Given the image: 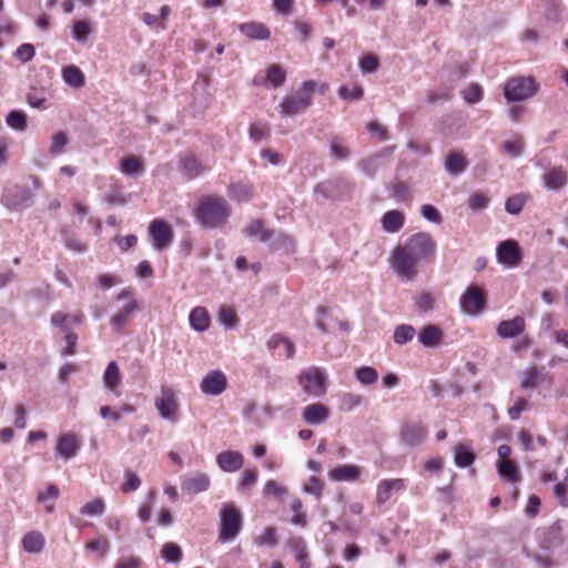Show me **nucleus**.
I'll list each match as a JSON object with an SVG mask.
<instances>
[{"label":"nucleus","mask_w":568,"mask_h":568,"mask_svg":"<svg viewBox=\"0 0 568 568\" xmlns=\"http://www.w3.org/2000/svg\"><path fill=\"white\" fill-rule=\"evenodd\" d=\"M327 89L325 83L313 80L304 81L301 88L290 95H286L277 109L283 118H293L304 113L313 104L315 92L324 93Z\"/></svg>","instance_id":"1"},{"label":"nucleus","mask_w":568,"mask_h":568,"mask_svg":"<svg viewBox=\"0 0 568 568\" xmlns=\"http://www.w3.org/2000/svg\"><path fill=\"white\" fill-rule=\"evenodd\" d=\"M232 213L231 205L224 197H203L196 210L197 222L206 229L223 227Z\"/></svg>","instance_id":"2"},{"label":"nucleus","mask_w":568,"mask_h":568,"mask_svg":"<svg viewBox=\"0 0 568 568\" xmlns=\"http://www.w3.org/2000/svg\"><path fill=\"white\" fill-rule=\"evenodd\" d=\"M244 233L246 236L260 242L272 241L275 245L284 248L294 245V240L291 236L282 233H275L273 230L267 229L261 220L250 222L245 226Z\"/></svg>","instance_id":"3"},{"label":"nucleus","mask_w":568,"mask_h":568,"mask_svg":"<svg viewBox=\"0 0 568 568\" xmlns=\"http://www.w3.org/2000/svg\"><path fill=\"white\" fill-rule=\"evenodd\" d=\"M221 523L219 539L222 541L233 540L242 529V515L233 505H224L220 511Z\"/></svg>","instance_id":"4"},{"label":"nucleus","mask_w":568,"mask_h":568,"mask_svg":"<svg viewBox=\"0 0 568 568\" xmlns=\"http://www.w3.org/2000/svg\"><path fill=\"white\" fill-rule=\"evenodd\" d=\"M298 384L307 395L322 397L327 389L325 371L316 366L304 369L298 376Z\"/></svg>","instance_id":"5"},{"label":"nucleus","mask_w":568,"mask_h":568,"mask_svg":"<svg viewBox=\"0 0 568 568\" xmlns=\"http://www.w3.org/2000/svg\"><path fill=\"white\" fill-rule=\"evenodd\" d=\"M538 90L532 77H517L509 79L504 87L507 101L520 102L531 98Z\"/></svg>","instance_id":"6"},{"label":"nucleus","mask_w":568,"mask_h":568,"mask_svg":"<svg viewBox=\"0 0 568 568\" xmlns=\"http://www.w3.org/2000/svg\"><path fill=\"white\" fill-rule=\"evenodd\" d=\"M418 251H393L389 263L394 271L407 280L416 274V264L420 256Z\"/></svg>","instance_id":"7"},{"label":"nucleus","mask_w":568,"mask_h":568,"mask_svg":"<svg viewBox=\"0 0 568 568\" xmlns=\"http://www.w3.org/2000/svg\"><path fill=\"white\" fill-rule=\"evenodd\" d=\"M428 435L426 426L419 420H406L402 424L399 439L404 446L409 448L422 445Z\"/></svg>","instance_id":"8"},{"label":"nucleus","mask_w":568,"mask_h":568,"mask_svg":"<svg viewBox=\"0 0 568 568\" xmlns=\"http://www.w3.org/2000/svg\"><path fill=\"white\" fill-rule=\"evenodd\" d=\"M460 307L468 315H478L486 307V294L476 285H470L462 295Z\"/></svg>","instance_id":"9"},{"label":"nucleus","mask_w":568,"mask_h":568,"mask_svg":"<svg viewBox=\"0 0 568 568\" xmlns=\"http://www.w3.org/2000/svg\"><path fill=\"white\" fill-rule=\"evenodd\" d=\"M155 407L162 418L175 422L179 412L175 392L171 387L162 386L161 396L155 398Z\"/></svg>","instance_id":"10"},{"label":"nucleus","mask_w":568,"mask_h":568,"mask_svg":"<svg viewBox=\"0 0 568 568\" xmlns=\"http://www.w3.org/2000/svg\"><path fill=\"white\" fill-rule=\"evenodd\" d=\"M32 192L26 185H13L3 193L2 202L11 210H20L32 202Z\"/></svg>","instance_id":"11"},{"label":"nucleus","mask_w":568,"mask_h":568,"mask_svg":"<svg viewBox=\"0 0 568 568\" xmlns=\"http://www.w3.org/2000/svg\"><path fill=\"white\" fill-rule=\"evenodd\" d=\"M149 235L153 246L164 248L171 245L173 231L171 226L162 220H153L149 226Z\"/></svg>","instance_id":"12"},{"label":"nucleus","mask_w":568,"mask_h":568,"mask_svg":"<svg viewBox=\"0 0 568 568\" xmlns=\"http://www.w3.org/2000/svg\"><path fill=\"white\" fill-rule=\"evenodd\" d=\"M200 387L204 394L217 396L226 389L227 378L223 372L212 371L203 377Z\"/></svg>","instance_id":"13"},{"label":"nucleus","mask_w":568,"mask_h":568,"mask_svg":"<svg viewBox=\"0 0 568 568\" xmlns=\"http://www.w3.org/2000/svg\"><path fill=\"white\" fill-rule=\"evenodd\" d=\"M387 152H381L365 159L357 163V168L368 178L373 179L377 172L386 166Z\"/></svg>","instance_id":"14"},{"label":"nucleus","mask_w":568,"mask_h":568,"mask_svg":"<svg viewBox=\"0 0 568 568\" xmlns=\"http://www.w3.org/2000/svg\"><path fill=\"white\" fill-rule=\"evenodd\" d=\"M331 412L322 403H313L303 408L302 417L308 425H318L328 419Z\"/></svg>","instance_id":"15"},{"label":"nucleus","mask_w":568,"mask_h":568,"mask_svg":"<svg viewBox=\"0 0 568 568\" xmlns=\"http://www.w3.org/2000/svg\"><path fill=\"white\" fill-rule=\"evenodd\" d=\"M210 483V477L206 474L194 473L182 478L181 487L190 494H199L205 491Z\"/></svg>","instance_id":"16"},{"label":"nucleus","mask_w":568,"mask_h":568,"mask_svg":"<svg viewBox=\"0 0 568 568\" xmlns=\"http://www.w3.org/2000/svg\"><path fill=\"white\" fill-rule=\"evenodd\" d=\"M216 464L223 471L233 473L242 468L244 457L240 452L225 450L216 456Z\"/></svg>","instance_id":"17"},{"label":"nucleus","mask_w":568,"mask_h":568,"mask_svg":"<svg viewBox=\"0 0 568 568\" xmlns=\"http://www.w3.org/2000/svg\"><path fill=\"white\" fill-rule=\"evenodd\" d=\"M525 320L523 316H515L513 320L501 321L497 326V334L503 338H513L525 331Z\"/></svg>","instance_id":"18"},{"label":"nucleus","mask_w":568,"mask_h":568,"mask_svg":"<svg viewBox=\"0 0 568 568\" xmlns=\"http://www.w3.org/2000/svg\"><path fill=\"white\" fill-rule=\"evenodd\" d=\"M80 443L77 440L74 434L62 435L55 446L57 454L64 459H70L78 454Z\"/></svg>","instance_id":"19"},{"label":"nucleus","mask_w":568,"mask_h":568,"mask_svg":"<svg viewBox=\"0 0 568 568\" xmlns=\"http://www.w3.org/2000/svg\"><path fill=\"white\" fill-rule=\"evenodd\" d=\"M239 30L251 40H267L271 36L268 28L257 21L241 23Z\"/></svg>","instance_id":"20"},{"label":"nucleus","mask_w":568,"mask_h":568,"mask_svg":"<svg viewBox=\"0 0 568 568\" xmlns=\"http://www.w3.org/2000/svg\"><path fill=\"white\" fill-rule=\"evenodd\" d=\"M362 468L356 465H339L329 471V478L335 481H355L361 475Z\"/></svg>","instance_id":"21"},{"label":"nucleus","mask_w":568,"mask_h":568,"mask_svg":"<svg viewBox=\"0 0 568 568\" xmlns=\"http://www.w3.org/2000/svg\"><path fill=\"white\" fill-rule=\"evenodd\" d=\"M562 542V526L560 521H556L542 532L540 546L545 549H550L558 547Z\"/></svg>","instance_id":"22"},{"label":"nucleus","mask_w":568,"mask_h":568,"mask_svg":"<svg viewBox=\"0 0 568 568\" xmlns=\"http://www.w3.org/2000/svg\"><path fill=\"white\" fill-rule=\"evenodd\" d=\"M122 378H121V372L118 366V364L114 361H111L106 369L103 374V383L108 390L115 394L116 396L120 395L119 387L121 385Z\"/></svg>","instance_id":"23"},{"label":"nucleus","mask_w":568,"mask_h":568,"mask_svg":"<svg viewBox=\"0 0 568 568\" xmlns=\"http://www.w3.org/2000/svg\"><path fill=\"white\" fill-rule=\"evenodd\" d=\"M286 79V72L280 64H271L266 70V77L264 79H254L255 84L268 82L273 88H278L284 84Z\"/></svg>","instance_id":"24"},{"label":"nucleus","mask_w":568,"mask_h":568,"mask_svg":"<svg viewBox=\"0 0 568 568\" xmlns=\"http://www.w3.org/2000/svg\"><path fill=\"white\" fill-rule=\"evenodd\" d=\"M404 487L403 479H384L378 484L376 501L378 504L386 503L393 490L398 491Z\"/></svg>","instance_id":"25"},{"label":"nucleus","mask_w":568,"mask_h":568,"mask_svg":"<svg viewBox=\"0 0 568 568\" xmlns=\"http://www.w3.org/2000/svg\"><path fill=\"white\" fill-rule=\"evenodd\" d=\"M443 331L436 325H426L418 334V341L426 347L439 345L443 338Z\"/></svg>","instance_id":"26"},{"label":"nucleus","mask_w":568,"mask_h":568,"mask_svg":"<svg viewBox=\"0 0 568 568\" xmlns=\"http://www.w3.org/2000/svg\"><path fill=\"white\" fill-rule=\"evenodd\" d=\"M404 222V213L397 210L388 211L382 217V226L389 233L398 232L403 227Z\"/></svg>","instance_id":"27"},{"label":"nucleus","mask_w":568,"mask_h":568,"mask_svg":"<svg viewBox=\"0 0 568 568\" xmlns=\"http://www.w3.org/2000/svg\"><path fill=\"white\" fill-rule=\"evenodd\" d=\"M120 171L126 176H140L144 173V165L141 159L130 155L120 161Z\"/></svg>","instance_id":"28"},{"label":"nucleus","mask_w":568,"mask_h":568,"mask_svg":"<svg viewBox=\"0 0 568 568\" xmlns=\"http://www.w3.org/2000/svg\"><path fill=\"white\" fill-rule=\"evenodd\" d=\"M138 310V304L134 301H131L128 305H125L118 314L113 315L111 318V325L114 331H121L130 321L131 315Z\"/></svg>","instance_id":"29"},{"label":"nucleus","mask_w":568,"mask_h":568,"mask_svg":"<svg viewBox=\"0 0 568 568\" xmlns=\"http://www.w3.org/2000/svg\"><path fill=\"white\" fill-rule=\"evenodd\" d=\"M62 79L68 85L74 89L82 88L85 82L83 72L77 65H68L63 68Z\"/></svg>","instance_id":"30"},{"label":"nucleus","mask_w":568,"mask_h":568,"mask_svg":"<svg viewBox=\"0 0 568 568\" xmlns=\"http://www.w3.org/2000/svg\"><path fill=\"white\" fill-rule=\"evenodd\" d=\"M190 325L197 332H204L209 328L210 317L204 307L197 306L193 308L189 316Z\"/></svg>","instance_id":"31"},{"label":"nucleus","mask_w":568,"mask_h":568,"mask_svg":"<svg viewBox=\"0 0 568 568\" xmlns=\"http://www.w3.org/2000/svg\"><path fill=\"white\" fill-rule=\"evenodd\" d=\"M467 169V161L465 158L457 153L452 152L445 160V170L452 175H459Z\"/></svg>","instance_id":"32"},{"label":"nucleus","mask_w":568,"mask_h":568,"mask_svg":"<svg viewBox=\"0 0 568 568\" xmlns=\"http://www.w3.org/2000/svg\"><path fill=\"white\" fill-rule=\"evenodd\" d=\"M6 123L17 132H24L28 129V115L21 110H11L6 116Z\"/></svg>","instance_id":"33"},{"label":"nucleus","mask_w":568,"mask_h":568,"mask_svg":"<svg viewBox=\"0 0 568 568\" xmlns=\"http://www.w3.org/2000/svg\"><path fill=\"white\" fill-rule=\"evenodd\" d=\"M181 166L189 178H196L205 172L206 166L193 155H185L181 159Z\"/></svg>","instance_id":"34"},{"label":"nucleus","mask_w":568,"mask_h":568,"mask_svg":"<svg viewBox=\"0 0 568 568\" xmlns=\"http://www.w3.org/2000/svg\"><path fill=\"white\" fill-rule=\"evenodd\" d=\"M499 475L508 481H519L520 474L515 462L498 460L496 464Z\"/></svg>","instance_id":"35"},{"label":"nucleus","mask_w":568,"mask_h":568,"mask_svg":"<svg viewBox=\"0 0 568 568\" xmlns=\"http://www.w3.org/2000/svg\"><path fill=\"white\" fill-rule=\"evenodd\" d=\"M22 546L26 551L38 554L43 549L44 538L38 531L28 532L22 539Z\"/></svg>","instance_id":"36"},{"label":"nucleus","mask_w":568,"mask_h":568,"mask_svg":"<svg viewBox=\"0 0 568 568\" xmlns=\"http://www.w3.org/2000/svg\"><path fill=\"white\" fill-rule=\"evenodd\" d=\"M254 187L247 183H234L230 186V196L239 202H247L252 199Z\"/></svg>","instance_id":"37"},{"label":"nucleus","mask_w":568,"mask_h":568,"mask_svg":"<svg viewBox=\"0 0 568 568\" xmlns=\"http://www.w3.org/2000/svg\"><path fill=\"white\" fill-rule=\"evenodd\" d=\"M567 182L566 174L560 169H554L544 175L545 186L549 190H558Z\"/></svg>","instance_id":"38"},{"label":"nucleus","mask_w":568,"mask_h":568,"mask_svg":"<svg viewBox=\"0 0 568 568\" xmlns=\"http://www.w3.org/2000/svg\"><path fill=\"white\" fill-rule=\"evenodd\" d=\"M544 367H534L525 371L521 374L520 386L524 389L536 388L539 384V378L542 375Z\"/></svg>","instance_id":"39"},{"label":"nucleus","mask_w":568,"mask_h":568,"mask_svg":"<svg viewBox=\"0 0 568 568\" xmlns=\"http://www.w3.org/2000/svg\"><path fill=\"white\" fill-rule=\"evenodd\" d=\"M329 154L336 161H346L351 156V150L342 143L339 138L334 136L329 141Z\"/></svg>","instance_id":"40"},{"label":"nucleus","mask_w":568,"mask_h":568,"mask_svg":"<svg viewBox=\"0 0 568 568\" xmlns=\"http://www.w3.org/2000/svg\"><path fill=\"white\" fill-rule=\"evenodd\" d=\"M496 257L506 267L517 266L523 260L521 251H496Z\"/></svg>","instance_id":"41"},{"label":"nucleus","mask_w":568,"mask_h":568,"mask_svg":"<svg viewBox=\"0 0 568 568\" xmlns=\"http://www.w3.org/2000/svg\"><path fill=\"white\" fill-rule=\"evenodd\" d=\"M415 333H416V331L412 325L400 324L395 327L393 338H394L395 344L404 345L407 342L413 339V337L415 336Z\"/></svg>","instance_id":"42"},{"label":"nucleus","mask_w":568,"mask_h":568,"mask_svg":"<svg viewBox=\"0 0 568 568\" xmlns=\"http://www.w3.org/2000/svg\"><path fill=\"white\" fill-rule=\"evenodd\" d=\"M59 488L55 485H49L45 491H40L38 494V501L42 504H47L49 500L54 501L59 497ZM54 510L53 503L45 505V511L51 514Z\"/></svg>","instance_id":"43"},{"label":"nucleus","mask_w":568,"mask_h":568,"mask_svg":"<svg viewBox=\"0 0 568 568\" xmlns=\"http://www.w3.org/2000/svg\"><path fill=\"white\" fill-rule=\"evenodd\" d=\"M435 245L429 234L417 233L409 239L406 248H434Z\"/></svg>","instance_id":"44"},{"label":"nucleus","mask_w":568,"mask_h":568,"mask_svg":"<svg viewBox=\"0 0 568 568\" xmlns=\"http://www.w3.org/2000/svg\"><path fill=\"white\" fill-rule=\"evenodd\" d=\"M475 460V455L463 444L455 448V463L459 467H468Z\"/></svg>","instance_id":"45"},{"label":"nucleus","mask_w":568,"mask_h":568,"mask_svg":"<svg viewBox=\"0 0 568 568\" xmlns=\"http://www.w3.org/2000/svg\"><path fill=\"white\" fill-rule=\"evenodd\" d=\"M357 381L363 385H372L377 382L378 373L371 366H363L355 372Z\"/></svg>","instance_id":"46"},{"label":"nucleus","mask_w":568,"mask_h":568,"mask_svg":"<svg viewBox=\"0 0 568 568\" xmlns=\"http://www.w3.org/2000/svg\"><path fill=\"white\" fill-rule=\"evenodd\" d=\"M503 148L509 156L518 158L524 153L525 141L523 138L517 136L513 140L504 141Z\"/></svg>","instance_id":"47"},{"label":"nucleus","mask_w":568,"mask_h":568,"mask_svg":"<svg viewBox=\"0 0 568 568\" xmlns=\"http://www.w3.org/2000/svg\"><path fill=\"white\" fill-rule=\"evenodd\" d=\"M161 555L168 562L174 564L180 562L183 556L180 546L174 542H166L162 547Z\"/></svg>","instance_id":"48"},{"label":"nucleus","mask_w":568,"mask_h":568,"mask_svg":"<svg viewBox=\"0 0 568 568\" xmlns=\"http://www.w3.org/2000/svg\"><path fill=\"white\" fill-rule=\"evenodd\" d=\"M462 95L466 103H478L483 98V89L479 84L470 83L462 90Z\"/></svg>","instance_id":"49"},{"label":"nucleus","mask_w":568,"mask_h":568,"mask_svg":"<svg viewBox=\"0 0 568 568\" xmlns=\"http://www.w3.org/2000/svg\"><path fill=\"white\" fill-rule=\"evenodd\" d=\"M91 31L89 23L84 20H80L74 22L72 27V37L75 41L84 43L87 42Z\"/></svg>","instance_id":"50"},{"label":"nucleus","mask_w":568,"mask_h":568,"mask_svg":"<svg viewBox=\"0 0 568 568\" xmlns=\"http://www.w3.org/2000/svg\"><path fill=\"white\" fill-rule=\"evenodd\" d=\"M105 510V504L101 498H95L94 500L85 504L80 513L87 516H101Z\"/></svg>","instance_id":"51"},{"label":"nucleus","mask_w":568,"mask_h":568,"mask_svg":"<svg viewBox=\"0 0 568 568\" xmlns=\"http://www.w3.org/2000/svg\"><path fill=\"white\" fill-rule=\"evenodd\" d=\"M219 321L226 327H234L237 324V315L235 311L229 306H222L219 311Z\"/></svg>","instance_id":"52"},{"label":"nucleus","mask_w":568,"mask_h":568,"mask_svg":"<svg viewBox=\"0 0 568 568\" xmlns=\"http://www.w3.org/2000/svg\"><path fill=\"white\" fill-rule=\"evenodd\" d=\"M358 64L364 74L375 73L379 67L378 59L374 54H365L359 59Z\"/></svg>","instance_id":"53"},{"label":"nucleus","mask_w":568,"mask_h":568,"mask_svg":"<svg viewBox=\"0 0 568 568\" xmlns=\"http://www.w3.org/2000/svg\"><path fill=\"white\" fill-rule=\"evenodd\" d=\"M435 297L429 293L422 294L415 302V310L419 313H426L434 308Z\"/></svg>","instance_id":"54"},{"label":"nucleus","mask_w":568,"mask_h":568,"mask_svg":"<svg viewBox=\"0 0 568 568\" xmlns=\"http://www.w3.org/2000/svg\"><path fill=\"white\" fill-rule=\"evenodd\" d=\"M338 94L342 99L357 101L363 98L364 91L359 85H353L352 88L343 85L339 88Z\"/></svg>","instance_id":"55"},{"label":"nucleus","mask_w":568,"mask_h":568,"mask_svg":"<svg viewBox=\"0 0 568 568\" xmlns=\"http://www.w3.org/2000/svg\"><path fill=\"white\" fill-rule=\"evenodd\" d=\"M389 196L396 200H406L409 195V187L403 182H395L388 186Z\"/></svg>","instance_id":"56"},{"label":"nucleus","mask_w":568,"mask_h":568,"mask_svg":"<svg viewBox=\"0 0 568 568\" xmlns=\"http://www.w3.org/2000/svg\"><path fill=\"white\" fill-rule=\"evenodd\" d=\"M364 397L359 394L346 393L342 396V408L344 410H353L355 407L359 406Z\"/></svg>","instance_id":"57"},{"label":"nucleus","mask_w":568,"mask_h":568,"mask_svg":"<svg viewBox=\"0 0 568 568\" xmlns=\"http://www.w3.org/2000/svg\"><path fill=\"white\" fill-rule=\"evenodd\" d=\"M87 550L101 551V556H105L110 549V542L106 538H95L85 545Z\"/></svg>","instance_id":"58"},{"label":"nucleus","mask_w":568,"mask_h":568,"mask_svg":"<svg viewBox=\"0 0 568 568\" xmlns=\"http://www.w3.org/2000/svg\"><path fill=\"white\" fill-rule=\"evenodd\" d=\"M260 546H275L277 544L276 528H266L261 536L256 538Z\"/></svg>","instance_id":"59"},{"label":"nucleus","mask_w":568,"mask_h":568,"mask_svg":"<svg viewBox=\"0 0 568 568\" xmlns=\"http://www.w3.org/2000/svg\"><path fill=\"white\" fill-rule=\"evenodd\" d=\"M489 197L483 193H474L468 201L469 207L474 211H481L487 207Z\"/></svg>","instance_id":"60"},{"label":"nucleus","mask_w":568,"mask_h":568,"mask_svg":"<svg viewBox=\"0 0 568 568\" xmlns=\"http://www.w3.org/2000/svg\"><path fill=\"white\" fill-rule=\"evenodd\" d=\"M34 47L30 43H23L16 50V58L21 62H28L34 57Z\"/></svg>","instance_id":"61"},{"label":"nucleus","mask_w":568,"mask_h":568,"mask_svg":"<svg viewBox=\"0 0 568 568\" xmlns=\"http://www.w3.org/2000/svg\"><path fill=\"white\" fill-rule=\"evenodd\" d=\"M324 484L317 477L312 476L307 484L304 486V490L311 495H314L316 498L322 496Z\"/></svg>","instance_id":"62"},{"label":"nucleus","mask_w":568,"mask_h":568,"mask_svg":"<svg viewBox=\"0 0 568 568\" xmlns=\"http://www.w3.org/2000/svg\"><path fill=\"white\" fill-rule=\"evenodd\" d=\"M268 133V128L266 124L263 123H254L250 128V138L254 142L262 141Z\"/></svg>","instance_id":"63"},{"label":"nucleus","mask_w":568,"mask_h":568,"mask_svg":"<svg viewBox=\"0 0 568 568\" xmlns=\"http://www.w3.org/2000/svg\"><path fill=\"white\" fill-rule=\"evenodd\" d=\"M125 478H126V481L122 486L123 493L134 491L140 487L141 480L133 471L126 470Z\"/></svg>","instance_id":"64"}]
</instances>
